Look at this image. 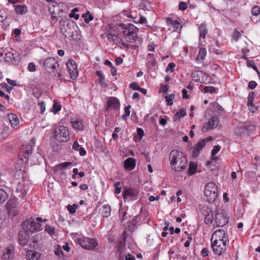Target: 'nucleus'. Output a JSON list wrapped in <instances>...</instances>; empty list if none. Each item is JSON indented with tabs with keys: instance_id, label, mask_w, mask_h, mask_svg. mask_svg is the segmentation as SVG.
Listing matches in <instances>:
<instances>
[{
	"instance_id": "nucleus-1",
	"label": "nucleus",
	"mask_w": 260,
	"mask_h": 260,
	"mask_svg": "<svg viewBox=\"0 0 260 260\" xmlns=\"http://www.w3.org/2000/svg\"><path fill=\"white\" fill-rule=\"evenodd\" d=\"M170 166L172 170L180 172L187 166V160L184 154L177 150L171 151L169 154Z\"/></svg>"
},
{
	"instance_id": "nucleus-2",
	"label": "nucleus",
	"mask_w": 260,
	"mask_h": 260,
	"mask_svg": "<svg viewBox=\"0 0 260 260\" xmlns=\"http://www.w3.org/2000/svg\"><path fill=\"white\" fill-rule=\"evenodd\" d=\"M46 222L47 219H42L41 217L28 218L21 223L23 230L26 233L30 234L38 232L42 230L41 222Z\"/></svg>"
},
{
	"instance_id": "nucleus-3",
	"label": "nucleus",
	"mask_w": 260,
	"mask_h": 260,
	"mask_svg": "<svg viewBox=\"0 0 260 260\" xmlns=\"http://www.w3.org/2000/svg\"><path fill=\"white\" fill-rule=\"evenodd\" d=\"M52 137L60 143H65L69 141L70 132L69 128L64 125H58L52 130Z\"/></svg>"
},
{
	"instance_id": "nucleus-4",
	"label": "nucleus",
	"mask_w": 260,
	"mask_h": 260,
	"mask_svg": "<svg viewBox=\"0 0 260 260\" xmlns=\"http://www.w3.org/2000/svg\"><path fill=\"white\" fill-rule=\"evenodd\" d=\"M44 67L49 75L55 77L57 76L59 80L62 79V75L58 71L59 64L53 57H48L44 61Z\"/></svg>"
},
{
	"instance_id": "nucleus-5",
	"label": "nucleus",
	"mask_w": 260,
	"mask_h": 260,
	"mask_svg": "<svg viewBox=\"0 0 260 260\" xmlns=\"http://www.w3.org/2000/svg\"><path fill=\"white\" fill-rule=\"evenodd\" d=\"M118 26L123 29V33L126 41L129 43H133L136 41L137 39V32H139V29L136 27L134 24L128 23L125 24L123 23H119Z\"/></svg>"
},
{
	"instance_id": "nucleus-6",
	"label": "nucleus",
	"mask_w": 260,
	"mask_h": 260,
	"mask_svg": "<svg viewBox=\"0 0 260 260\" xmlns=\"http://www.w3.org/2000/svg\"><path fill=\"white\" fill-rule=\"evenodd\" d=\"M217 187L214 183L212 182L208 183L205 187V200L210 203L214 202L217 198Z\"/></svg>"
},
{
	"instance_id": "nucleus-7",
	"label": "nucleus",
	"mask_w": 260,
	"mask_h": 260,
	"mask_svg": "<svg viewBox=\"0 0 260 260\" xmlns=\"http://www.w3.org/2000/svg\"><path fill=\"white\" fill-rule=\"evenodd\" d=\"M77 243L83 248L89 250H93L98 246V242L95 239L86 237L78 239Z\"/></svg>"
},
{
	"instance_id": "nucleus-8",
	"label": "nucleus",
	"mask_w": 260,
	"mask_h": 260,
	"mask_svg": "<svg viewBox=\"0 0 260 260\" xmlns=\"http://www.w3.org/2000/svg\"><path fill=\"white\" fill-rule=\"evenodd\" d=\"M229 244V239H225V241L222 242L212 241L211 246L214 253L218 256L225 254Z\"/></svg>"
},
{
	"instance_id": "nucleus-9",
	"label": "nucleus",
	"mask_w": 260,
	"mask_h": 260,
	"mask_svg": "<svg viewBox=\"0 0 260 260\" xmlns=\"http://www.w3.org/2000/svg\"><path fill=\"white\" fill-rule=\"evenodd\" d=\"M34 146V143H24L23 144L20 150L19 154L22 155L23 158H21V160L25 159V161H28V158L32 153V148Z\"/></svg>"
},
{
	"instance_id": "nucleus-10",
	"label": "nucleus",
	"mask_w": 260,
	"mask_h": 260,
	"mask_svg": "<svg viewBox=\"0 0 260 260\" xmlns=\"http://www.w3.org/2000/svg\"><path fill=\"white\" fill-rule=\"evenodd\" d=\"M66 65L70 74V78L75 80L78 75V69L76 62L73 59H69Z\"/></svg>"
},
{
	"instance_id": "nucleus-11",
	"label": "nucleus",
	"mask_w": 260,
	"mask_h": 260,
	"mask_svg": "<svg viewBox=\"0 0 260 260\" xmlns=\"http://www.w3.org/2000/svg\"><path fill=\"white\" fill-rule=\"evenodd\" d=\"M120 102L117 98L114 96H111L107 98V101L105 105V110L109 112L111 110H117L119 108Z\"/></svg>"
},
{
	"instance_id": "nucleus-12",
	"label": "nucleus",
	"mask_w": 260,
	"mask_h": 260,
	"mask_svg": "<svg viewBox=\"0 0 260 260\" xmlns=\"http://www.w3.org/2000/svg\"><path fill=\"white\" fill-rule=\"evenodd\" d=\"M214 220L217 226H223L229 222V218L225 216L224 211L221 209L217 210Z\"/></svg>"
},
{
	"instance_id": "nucleus-13",
	"label": "nucleus",
	"mask_w": 260,
	"mask_h": 260,
	"mask_svg": "<svg viewBox=\"0 0 260 260\" xmlns=\"http://www.w3.org/2000/svg\"><path fill=\"white\" fill-rule=\"evenodd\" d=\"M5 56L6 60L13 64H17L20 60L19 53L14 50L7 52Z\"/></svg>"
},
{
	"instance_id": "nucleus-14",
	"label": "nucleus",
	"mask_w": 260,
	"mask_h": 260,
	"mask_svg": "<svg viewBox=\"0 0 260 260\" xmlns=\"http://www.w3.org/2000/svg\"><path fill=\"white\" fill-rule=\"evenodd\" d=\"M225 239H229L228 234L222 230H217L212 235L211 238V242H222Z\"/></svg>"
},
{
	"instance_id": "nucleus-15",
	"label": "nucleus",
	"mask_w": 260,
	"mask_h": 260,
	"mask_svg": "<svg viewBox=\"0 0 260 260\" xmlns=\"http://www.w3.org/2000/svg\"><path fill=\"white\" fill-rule=\"evenodd\" d=\"M210 138H207L206 139H201L197 142V144L194 145L192 152V155L193 157H197L201 153V150L205 146V143Z\"/></svg>"
},
{
	"instance_id": "nucleus-16",
	"label": "nucleus",
	"mask_w": 260,
	"mask_h": 260,
	"mask_svg": "<svg viewBox=\"0 0 260 260\" xmlns=\"http://www.w3.org/2000/svg\"><path fill=\"white\" fill-rule=\"evenodd\" d=\"M138 192L137 190L132 188H125L122 192V196L124 200L130 198L132 200L137 199Z\"/></svg>"
},
{
	"instance_id": "nucleus-17",
	"label": "nucleus",
	"mask_w": 260,
	"mask_h": 260,
	"mask_svg": "<svg viewBox=\"0 0 260 260\" xmlns=\"http://www.w3.org/2000/svg\"><path fill=\"white\" fill-rule=\"evenodd\" d=\"M14 256V246L10 244L5 250L2 256V260H11Z\"/></svg>"
},
{
	"instance_id": "nucleus-18",
	"label": "nucleus",
	"mask_w": 260,
	"mask_h": 260,
	"mask_svg": "<svg viewBox=\"0 0 260 260\" xmlns=\"http://www.w3.org/2000/svg\"><path fill=\"white\" fill-rule=\"evenodd\" d=\"M47 2H51V6L48 9L51 14H56L60 11V8L63 5L62 3H58L53 0H46Z\"/></svg>"
},
{
	"instance_id": "nucleus-19",
	"label": "nucleus",
	"mask_w": 260,
	"mask_h": 260,
	"mask_svg": "<svg viewBox=\"0 0 260 260\" xmlns=\"http://www.w3.org/2000/svg\"><path fill=\"white\" fill-rule=\"evenodd\" d=\"M30 235L31 234L25 232L24 231L23 232H20L18 234V241L20 244L23 246H26L29 241Z\"/></svg>"
},
{
	"instance_id": "nucleus-20",
	"label": "nucleus",
	"mask_w": 260,
	"mask_h": 260,
	"mask_svg": "<svg viewBox=\"0 0 260 260\" xmlns=\"http://www.w3.org/2000/svg\"><path fill=\"white\" fill-rule=\"evenodd\" d=\"M166 21L168 25L171 26L175 28L174 31H177L179 29L181 30V28L182 27L181 24V21L179 20H173L171 18L168 17L166 18Z\"/></svg>"
},
{
	"instance_id": "nucleus-21",
	"label": "nucleus",
	"mask_w": 260,
	"mask_h": 260,
	"mask_svg": "<svg viewBox=\"0 0 260 260\" xmlns=\"http://www.w3.org/2000/svg\"><path fill=\"white\" fill-rule=\"evenodd\" d=\"M136 166V160L132 157H128L124 161V167L126 170H132Z\"/></svg>"
},
{
	"instance_id": "nucleus-22",
	"label": "nucleus",
	"mask_w": 260,
	"mask_h": 260,
	"mask_svg": "<svg viewBox=\"0 0 260 260\" xmlns=\"http://www.w3.org/2000/svg\"><path fill=\"white\" fill-rule=\"evenodd\" d=\"M210 129L216 128L219 123V118L217 115H214L210 118L207 122Z\"/></svg>"
},
{
	"instance_id": "nucleus-23",
	"label": "nucleus",
	"mask_w": 260,
	"mask_h": 260,
	"mask_svg": "<svg viewBox=\"0 0 260 260\" xmlns=\"http://www.w3.org/2000/svg\"><path fill=\"white\" fill-rule=\"evenodd\" d=\"M28 260H39L41 257V253L34 250H28L26 253Z\"/></svg>"
},
{
	"instance_id": "nucleus-24",
	"label": "nucleus",
	"mask_w": 260,
	"mask_h": 260,
	"mask_svg": "<svg viewBox=\"0 0 260 260\" xmlns=\"http://www.w3.org/2000/svg\"><path fill=\"white\" fill-rule=\"evenodd\" d=\"M7 210L10 215L12 216H16L18 214L17 207L15 204L9 201L7 203Z\"/></svg>"
},
{
	"instance_id": "nucleus-25",
	"label": "nucleus",
	"mask_w": 260,
	"mask_h": 260,
	"mask_svg": "<svg viewBox=\"0 0 260 260\" xmlns=\"http://www.w3.org/2000/svg\"><path fill=\"white\" fill-rule=\"evenodd\" d=\"M107 39L109 41L112 42L117 45H119L121 42V39L117 35L113 34L112 31L111 32L110 30H108Z\"/></svg>"
},
{
	"instance_id": "nucleus-26",
	"label": "nucleus",
	"mask_w": 260,
	"mask_h": 260,
	"mask_svg": "<svg viewBox=\"0 0 260 260\" xmlns=\"http://www.w3.org/2000/svg\"><path fill=\"white\" fill-rule=\"evenodd\" d=\"M9 119L11 126L15 129H17L19 124V120L17 115L12 113L9 115Z\"/></svg>"
},
{
	"instance_id": "nucleus-27",
	"label": "nucleus",
	"mask_w": 260,
	"mask_h": 260,
	"mask_svg": "<svg viewBox=\"0 0 260 260\" xmlns=\"http://www.w3.org/2000/svg\"><path fill=\"white\" fill-rule=\"evenodd\" d=\"M205 76V72L202 71H195L191 73V76L192 79L197 82H201V78Z\"/></svg>"
},
{
	"instance_id": "nucleus-28",
	"label": "nucleus",
	"mask_w": 260,
	"mask_h": 260,
	"mask_svg": "<svg viewBox=\"0 0 260 260\" xmlns=\"http://www.w3.org/2000/svg\"><path fill=\"white\" fill-rule=\"evenodd\" d=\"M126 232L123 231V235L124 236V242L120 241L119 242L118 245H117V251L119 253V260H123V257L121 255V253L122 252V250L123 249V248L124 247V243L125 241V235L126 234Z\"/></svg>"
},
{
	"instance_id": "nucleus-29",
	"label": "nucleus",
	"mask_w": 260,
	"mask_h": 260,
	"mask_svg": "<svg viewBox=\"0 0 260 260\" xmlns=\"http://www.w3.org/2000/svg\"><path fill=\"white\" fill-rule=\"evenodd\" d=\"M101 214L104 217H108L111 215V207L108 205H104L102 206Z\"/></svg>"
},
{
	"instance_id": "nucleus-30",
	"label": "nucleus",
	"mask_w": 260,
	"mask_h": 260,
	"mask_svg": "<svg viewBox=\"0 0 260 260\" xmlns=\"http://www.w3.org/2000/svg\"><path fill=\"white\" fill-rule=\"evenodd\" d=\"M15 11L17 14L23 15L27 12L28 9L27 7L24 5H18L15 7Z\"/></svg>"
},
{
	"instance_id": "nucleus-31",
	"label": "nucleus",
	"mask_w": 260,
	"mask_h": 260,
	"mask_svg": "<svg viewBox=\"0 0 260 260\" xmlns=\"http://www.w3.org/2000/svg\"><path fill=\"white\" fill-rule=\"evenodd\" d=\"M200 37L204 39L208 32V30L205 23H202L199 27Z\"/></svg>"
},
{
	"instance_id": "nucleus-32",
	"label": "nucleus",
	"mask_w": 260,
	"mask_h": 260,
	"mask_svg": "<svg viewBox=\"0 0 260 260\" xmlns=\"http://www.w3.org/2000/svg\"><path fill=\"white\" fill-rule=\"evenodd\" d=\"M71 122L74 128L78 130H82L83 129V125L81 120L72 118L71 119Z\"/></svg>"
},
{
	"instance_id": "nucleus-33",
	"label": "nucleus",
	"mask_w": 260,
	"mask_h": 260,
	"mask_svg": "<svg viewBox=\"0 0 260 260\" xmlns=\"http://www.w3.org/2000/svg\"><path fill=\"white\" fill-rule=\"evenodd\" d=\"M198 168L197 164L195 162H190L189 164V168L188 171V175L191 176L194 175Z\"/></svg>"
},
{
	"instance_id": "nucleus-34",
	"label": "nucleus",
	"mask_w": 260,
	"mask_h": 260,
	"mask_svg": "<svg viewBox=\"0 0 260 260\" xmlns=\"http://www.w3.org/2000/svg\"><path fill=\"white\" fill-rule=\"evenodd\" d=\"M244 128L247 132L248 135L255 131V126L250 122H246L244 124Z\"/></svg>"
},
{
	"instance_id": "nucleus-35",
	"label": "nucleus",
	"mask_w": 260,
	"mask_h": 260,
	"mask_svg": "<svg viewBox=\"0 0 260 260\" xmlns=\"http://www.w3.org/2000/svg\"><path fill=\"white\" fill-rule=\"evenodd\" d=\"M67 28L65 30L63 35L67 38H73L74 35V28L71 27L69 25H67Z\"/></svg>"
},
{
	"instance_id": "nucleus-36",
	"label": "nucleus",
	"mask_w": 260,
	"mask_h": 260,
	"mask_svg": "<svg viewBox=\"0 0 260 260\" xmlns=\"http://www.w3.org/2000/svg\"><path fill=\"white\" fill-rule=\"evenodd\" d=\"M186 115L185 110L181 109L174 116L175 120H179L181 118L184 117Z\"/></svg>"
},
{
	"instance_id": "nucleus-37",
	"label": "nucleus",
	"mask_w": 260,
	"mask_h": 260,
	"mask_svg": "<svg viewBox=\"0 0 260 260\" xmlns=\"http://www.w3.org/2000/svg\"><path fill=\"white\" fill-rule=\"evenodd\" d=\"M206 55V49L205 48H201L199 50V54L197 60L200 58L202 61L205 59Z\"/></svg>"
},
{
	"instance_id": "nucleus-38",
	"label": "nucleus",
	"mask_w": 260,
	"mask_h": 260,
	"mask_svg": "<svg viewBox=\"0 0 260 260\" xmlns=\"http://www.w3.org/2000/svg\"><path fill=\"white\" fill-rule=\"evenodd\" d=\"M82 17L84 18V21L86 23H89L93 19V16L88 11L86 13L83 14Z\"/></svg>"
},
{
	"instance_id": "nucleus-39",
	"label": "nucleus",
	"mask_w": 260,
	"mask_h": 260,
	"mask_svg": "<svg viewBox=\"0 0 260 260\" xmlns=\"http://www.w3.org/2000/svg\"><path fill=\"white\" fill-rule=\"evenodd\" d=\"M71 164H72L71 162H68V161L61 163V164L57 165L56 166H55V167L54 168V171H55L56 170H61L63 168H67L68 166H70Z\"/></svg>"
},
{
	"instance_id": "nucleus-40",
	"label": "nucleus",
	"mask_w": 260,
	"mask_h": 260,
	"mask_svg": "<svg viewBox=\"0 0 260 260\" xmlns=\"http://www.w3.org/2000/svg\"><path fill=\"white\" fill-rule=\"evenodd\" d=\"M202 212L205 217L213 214L212 210L208 207H203L202 208Z\"/></svg>"
},
{
	"instance_id": "nucleus-41",
	"label": "nucleus",
	"mask_w": 260,
	"mask_h": 260,
	"mask_svg": "<svg viewBox=\"0 0 260 260\" xmlns=\"http://www.w3.org/2000/svg\"><path fill=\"white\" fill-rule=\"evenodd\" d=\"M7 192L3 189H0V203L4 202L8 198Z\"/></svg>"
},
{
	"instance_id": "nucleus-42",
	"label": "nucleus",
	"mask_w": 260,
	"mask_h": 260,
	"mask_svg": "<svg viewBox=\"0 0 260 260\" xmlns=\"http://www.w3.org/2000/svg\"><path fill=\"white\" fill-rule=\"evenodd\" d=\"M131 108V105H128L124 107L125 114L122 116V119L125 120L126 118L129 117L130 115V109Z\"/></svg>"
},
{
	"instance_id": "nucleus-43",
	"label": "nucleus",
	"mask_w": 260,
	"mask_h": 260,
	"mask_svg": "<svg viewBox=\"0 0 260 260\" xmlns=\"http://www.w3.org/2000/svg\"><path fill=\"white\" fill-rule=\"evenodd\" d=\"M255 94L253 92H250L247 98V105H252L253 103Z\"/></svg>"
},
{
	"instance_id": "nucleus-44",
	"label": "nucleus",
	"mask_w": 260,
	"mask_h": 260,
	"mask_svg": "<svg viewBox=\"0 0 260 260\" xmlns=\"http://www.w3.org/2000/svg\"><path fill=\"white\" fill-rule=\"evenodd\" d=\"M174 96L175 95L174 94H171L169 95L166 96V102H167L168 105L171 106L173 105V100L174 99Z\"/></svg>"
},
{
	"instance_id": "nucleus-45",
	"label": "nucleus",
	"mask_w": 260,
	"mask_h": 260,
	"mask_svg": "<svg viewBox=\"0 0 260 260\" xmlns=\"http://www.w3.org/2000/svg\"><path fill=\"white\" fill-rule=\"evenodd\" d=\"M78 208V205L74 204L73 205H69L67 206V209L69 213L71 214H73L76 212V210Z\"/></svg>"
},
{
	"instance_id": "nucleus-46",
	"label": "nucleus",
	"mask_w": 260,
	"mask_h": 260,
	"mask_svg": "<svg viewBox=\"0 0 260 260\" xmlns=\"http://www.w3.org/2000/svg\"><path fill=\"white\" fill-rule=\"evenodd\" d=\"M211 78L210 76L205 72V76H202L201 82L200 83L207 84L210 82Z\"/></svg>"
},
{
	"instance_id": "nucleus-47",
	"label": "nucleus",
	"mask_w": 260,
	"mask_h": 260,
	"mask_svg": "<svg viewBox=\"0 0 260 260\" xmlns=\"http://www.w3.org/2000/svg\"><path fill=\"white\" fill-rule=\"evenodd\" d=\"M136 223V219L134 218H133L132 220L129 222L127 225V228L130 232H133L135 228Z\"/></svg>"
},
{
	"instance_id": "nucleus-48",
	"label": "nucleus",
	"mask_w": 260,
	"mask_h": 260,
	"mask_svg": "<svg viewBox=\"0 0 260 260\" xmlns=\"http://www.w3.org/2000/svg\"><path fill=\"white\" fill-rule=\"evenodd\" d=\"M45 231L50 235H53L54 234L55 229L54 227L47 224L45 226Z\"/></svg>"
},
{
	"instance_id": "nucleus-49",
	"label": "nucleus",
	"mask_w": 260,
	"mask_h": 260,
	"mask_svg": "<svg viewBox=\"0 0 260 260\" xmlns=\"http://www.w3.org/2000/svg\"><path fill=\"white\" fill-rule=\"evenodd\" d=\"M213 220V214H210L205 217V223L206 224L210 225L212 223Z\"/></svg>"
},
{
	"instance_id": "nucleus-50",
	"label": "nucleus",
	"mask_w": 260,
	"mask_h": 260,
	"mask_svg": "<svg viewBox=\"0 0 260 260\" xmlns=\"http://www.w3.org/2000/svg\"><path fill=\"white\" fill-rule=\"evenodd\" d=\"M251 14L254 16H257L260 14V8L258 6H255L251 9Z\"/></svg>"
},
{
	"instance_id": "nucleus-51",
	"label": "nucleus",
	"mask_w": 260,
	"mask_h": 260,
	"mask_svg": "<svg viewBox=\"0 0 260 260\" xmlns=\"http://www.w3.org/2000/svg\"><path fill=\"white\" fill-rule=\"evenodd\" d=\"M148 59L149 60V63L153 66L156 63V60L154 57V54L152 53H149L147 56Z\"/></svg>"
},
{
	"instance_id": "nucleus-52",
	"label": "nucleus",
	"mask_w": 260,
	"mask_h": 260,
	"mask_svg": "<svg viewBox=\"0 0 260 260\" xmlns=\"http://www.w3.org/2000/svg\"><path fill=\"white\" fill-rule=\"evenodd\" d=\"M221 146L217 145H215L213 147V149L211 151V156H215L221 149Z\"/></svg>"
},
{
	"instance_id": "nucleus-53",
	"label": "nucleus",
	"mask_w": 260,
	"mask_h": 260,
	"mask_svg": "<svg viewBox=\"0 0 260 260\" xmlns=\"http://www.w3.org/2000/svg\"><path fill=\"white\" fill-rule=\"evenodd\" d=\"M1 86L3 89H5L6 91L9 93H10L13 89V87L9 86L7 83L4 82L2 83Z\"/></svg>"
},
{
	"instance_id": "nucleus-54",
	"label": "nucleus",
	"mask_w": 260,
	"mask_h": 260,
	"mask_svg": "<svg viewBox=\"0 0 260 260\" xmlns=\"http://www.w3.org/2000/svg\"><path fill=\"white\" fill-rule=\"evenodd\" d=\"M205 93H213L215 91L216 89L213 86H206L203 89Z\"/></svg>"
},
{
	"instance_id": "nucleus-55",
	"label": "nucleus",
	"mask_w": 260,
	"mask_h": 260,
	"mask_svg": "<svg viewBox=\"0 0 260 260\" xmlns=\"http://www.w3.org/2000/svg\"><path fill=\"white\" fill-rule=\"evenodd\" d=\"M175 67V64L174 62H170L168 64L166 69V72L170 71L171 73L174 72V68Z\"/></svg>"
},
{
	"instance_id": "nucleus-56",
	"label": "nucleus",
	"mask_w": 260,
	"mask_h": 260,
	"mask_svg": "<svg viewBox=\"0 0 260 260\" xmlns=\"http://www.w3.org/2000/svg\"><path fill=\"white\" fill-rule=\"evenodd\" d=\"M61 109V106L57 103H54L53 105V109H52V111L53 112H54V113H57L58 111H59Z\"/></svg>"
},
{
	"instance_id": "nucleus-57",
	"label": "nucleus",
	"mask_w": 260,
	"mask_h": 260,
	"mask_svg": "<svg viewBox=\"0 0 260 260\" xmlns=\"http://www.w3.org/2000/svg\"><path fill=\"white\" fill-rule=\"evenodd\" d=\"M120 183L119 182H116L114 184V188L115 189V193L119 194L121 192V188L120 187Z\"/></svg>"
},
{
	"instance_id": "nucleus-58",
	"label": "nucleus",
	"mask_w": 260,
	"mask_h": 260,
	"mask_svg": "<svg viewBox=\"0 0 260 260\" xmlns=\"http://www.w3.org/2000/svg\"><path fill=\"white\" fill-rule=\"evenodd\" d=\"M187 8V4L186 3L181 2L179 4V9L181 11H185Z\"/></svg>"
},
{
	"instance_id": "nucleus-59",
	"label": "nucleus",
	"mask_w": 260,
	"mask_h": 260,
	"mask_svg": "<svg viewBox=\"0 0 260 260\" xmlns=\"http://www.w3.org/2000/svg\"><path fill=\"white\" fill-rule=\"evenodd\" d=\"M240 37V32L236 29H235L234 34L233 35V39L237 41Z\"/></svg>"
},
{
	"instance_id": "nucleus-60",
	"label": "nucleus",
	"mask_w": 260,
	"mask_h": 260,
	"mask_svg": "<svg viewBox=\"0 0 260 260\" xmlns=\"http://www.w3.org/2000/svg\"><path fill=\"white\" fill-rule=\"evenodd\" d=\"M129 87L133 90H140V86L137 82H132L129 85Z\"/></svg>"
},
{
	"instance_id": "nucleus-61",
	"label": "nucleus",
	"mask_w": 260,
	"mask_h": 260,
	"mask_svg": "<svg viewBox=\"0 0 260 260\" xmlns=\"http://www.w3.org/2000/svg\"><path fill=\"white\" fill-rule=\"evenodd\" d=\"M37 243H38L37 240H35V237H34L33 239H31V241L29 244V247L30 248H35L38 245Z\"/></svg>"
},
{
	"instance_id": "nucleus-62",
	"label": "nucleus",
	"mask_w": 260,
	"mask_h": 260,
	"mask_svg": "<svg viewBox=\"0 0 260 260\" xmlns=\"http://www.w3.org/2000/svg\"><path fill=\"white\" fill-rule=\"evenodd\" d=\"M38 105L40 107V113L43 114L45 111V103L43 101H41L39 102Z\"/></svg>"
},
{
	"instance_id": "nucleus-63",
	"label": "nucleus",
	"mask_w": 260,
	"mask_h": 260,
	"mask_svg": "<svg viewBox=\"0 0 260 260\" xmlns=\"http://www.w3.org/2000/svg\"><path fill=\"white\" fill-rule=\"evenodd\" d=\"M28 70L30 72H34L36 70V65L33 62H30L28 64Z\"/></svg>"
},
{
	"instance_id": "nucleus-64",
	"label": "nucleus",
	"mask_w": 260,
	"mask_h": 260,
	"mask_svg": "<svg viewBox=\"0 0 260 260\" xmlns=\"http://www.w3.org/2000/svg\"><path fill=\"white\" fill-rule=\"evenodd\" d=\"M153 239L150 235H148L147 237V243L149 246L153 245Z\"/></svg>"
}]
</instances>
